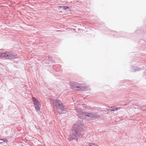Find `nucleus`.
Returning <instances> with one entry per match:
<instances>
[{"label": "nucleus", "instance_id": "nucleus-1", "mask_svg": "<svg viewBox=\"0 0 146 146\" xmlns=\"http://www.w3.org/2000/svg\"><path fill=\"white\" fill-rule=\"evenodd\" d=\"M78 118L82 119L85 118L91 120L92 119H94L99 116L98 113L97 112H86L83 111L79 112L77 114Z\"/></svg>", "mask_w": 146, "mask_h": 146}, {"label": "nucleus", "instance_id": "nucleus-2", "mask_svg": "<svg viewBox=\"0 0 146 146\" xmlns=\"http://www.w3.org/2000/svg\"><path fill=\"white\" fill-rule=\"evenodd\" d=\"M83 129V128H72L70 131V137L68 138V140L70 141L75 138L79 137L80 135H83L84 131Z\"/></svg>", "mask_w": 146, "mask_h": 146}, {"label": "nucleus", "instance_id": "nucleus-3", "mask_svg": "<svg viewBox=\"0 0 146 146\" xmlns=\"http://www.w3.org/2000/svg\"><path fill=\"white\" fill-rule=\"evenodd\" d=\"M54 104L56 108L58 109L60 113H66V107L63 105L61 101L58 100H55L54 101Z\"/></svg>", "mask_w": 146, "mask_h": 146}, {"label": "nucleus", "instance_id": "nucleus-4", "mask_svg": "<svg viewBox=\"0 0 146 146\" xmlns=\"http://www.w3.org/2000/svg\"><path fill=\"white\" fill-rule=\"evenodd\" d=\"M84 84H80L74 82L72 83V85L71 86V88L73 90H84L85 89L84 88Z\"/></svg>", "mask_w": 146, "mask_h": 146}, {"label": "nucleus", "instance_id": "nucleus-5", "mask_svg": "<svg viewBox=\"0 0 146 146\" xmlns=\"http://www.w3.org/2000/svg\"><path fill=\"white\" fill-rule=\"evenodd\" d=\"M16 56L13 53L9 52L0 53V58H4L5 59H14L17 58Z\"/></svg>", "mask_w": 146, "mask_h": 146}, {"label": "nucleus", "instance_id": "nucleus-6", "mask_svg": "<svg viewBox=\"0 0 146 146\" xmlns=\"http://www.w3.org/2000/svg\"><path fill=\"white\" fill-rule=\"evenodd\" d=\"M82 121H79L74 125L72 128H81V127L83 125V122Z\"/></svg>", "mask_w": 146, "mask_h": 146}, {"label": "nucleus", "instance_id": "nucleus-7", "mask_svg": "<svg viewBox=\"0 0 146 146\" xmlns=\"http://www.w3.org/2000/svg\"><path fill=\"white\" fill-rule=\"evenodd\" d=\"M130 68L131 69V71L134 72L140 70L139 68L137 66H131L130 67Z\"/></svg>", "mask_w": 146, "mask_h": 146}, {"label": "nucleus", "instance_id": "nucleus-8", "mask_svg": "<svg viewBox=\"0 0 146 146\" xmlns=\"http://www.w3.org/2000/svg\"><path fill=\"white\" fill-rule=\"evenodd\" d=\"M32 100L33 102L34 105L38 104L39 103L38 100L35 97H33L32 98Z\"/></svg>", "mask_w": 146, "mask_h": 146}, {"label": "nucleus", "instance_id": "nucleus-9", "mask_svg": "<svg viewBox=\"0 0 146 146\" xmlns=\"http://www.w3.org/2000/svg\"><path fill=\"white\" fill-rule=\"evenodd\" d=\"M40 102L38 104L35 105V108L37 111H38L40 110Z\"/></svg>", "mask_w": 146, "mask_h": 146}, {"label": "nucleus", "instance_id": "nucleus-10", "mask_svg": "<svg viewBox=\"0 0 146 146\" xmlns=\"http://www.w3.org/2000/svg\"><path fill=\"white\" fill-rule=\"evenodd\" d=\"M0 140L2 141H3V142H0V145L1 143H3V142H4L5 143H7V139H6L5 138L0 139Z\"/></svg>", "mask_w": 146, "mask_h": 146}, {"label": "nucleus", "instance_id": "nucleus-11", "mask_svg": "<svg viewBox=\"0 0 146 146\" xmlns=\"http://www.w3.org/2000/svg\"><path fill=\"white\" fill-rule=\"evenodd\" d=\"M107 110L109 111H114V107H110L108 109H107Z\"/></svg>", "mask_w": 146, "mask_h": 146}, {"label": "nucleus", "instance_id": "nucleus-12", "mask_svg": "<svg viewBox=\"0 0 146 146\" xmlns=\"http://www.w3.org/2000/svg\"><path fill=\"white\" fill-rule=\"evenodd\" d=\"M112 33H114V34H112L111 35H113L114 36H118V35H117L118 33L117 32H116V31H113L112 32Z\"/></svg>", "mask_w": 146, "mask_h": 146}, {"label": "nucleus", "instance_id": "nucleus-13", "mask_svg": "<svg viewBox=\"0 0 146 146\" xmlns=\"http://www.w3.org/2000/svg\"><path fill=\"white\" fill-rule=\"evenodd\" d=\"M62 7L63 9L64 10H66L68 9L69 8V7L67 6H63V7L60 6V7L61 8V7Z\"/></svg>", "mask_w": 146, "mask_h": 146}, {"label": "nucleus", "instance_id": "nucleus-14", "mask_svg": "<svg viewBox=\"0 0 146 146\" xmlns=\"http://www.w3.org/2000/svg\"><path fill=\"white\" fill-rule=\"evenodd\" d=\"M114 111L115 110L117 111L119 109L121 108L120 107L118 108L116 106H114Z\"/></svg>", "mask_w": 146, "mask_h": 146}, {"label": "nucleus", "instance_id": "nucleus-15", "mask_svg": "<svg viewBox=\"0 0 146 146\" xmlns=\"http://www.w3.org/2000/svg\"><path fill=\"white\" fill-rule=\"evenodd\" d=\"M141 110L143 111L146 110V109L145 107H143L141 109Z\"/></svg>", "mask_w": 146, "mask_h": 146}, {"label": "nucleus", "instance_id": "nucleus-16", "mask_svg": "<svg viewBox=\"0 0 146 146\" xmlns=\"http://www.w3.org/2000/svg\"><path fill=\"white\" fill-rule=\"evenodd\" d=\"M89 146H96V145H95V144L94 143H92V144H90L89 145Z\"/></svg>", "mask_w": 146, "mask_h": 146}, {"label": "nucleus", "instance_id": "nucleus-17", "mask_svg": "<svg viewBox=\"0 0 146 146\" xmlns=\"http://www.w3.org/2000/svg\"><path fill=\"white\" fill-rule=\"evenodd\" d=\"M48 58L50 60H51V59H52V58L51 57V56H48Z\"/></svg>", "mask_w": 146, "mask_h": 146}, {"label": "nucleus", "instance_id": "nucleus-18", "mask_svg": "<svg viewBox=\"0 0 146 146\" xmlns=\"http://www.w3.org/2000/svg\"><path fill=\"white\" fill-rule=\"evenodd\" d=\"M50 60L52 62H54V60H53L52 59H51V60Z\"/></svg>", "mask_w": 146, "mask_h": 146}, {"label": "nucleus", "instance_id": "nucleus-19", "mask_svg": "<svg viewBox=\"0 0 146 146\" xmlns=\"http://www.w3.org/2000/svg\"><path fill=\"white\" fill-rule=\"evenodd\" d=\"M20 146H24V145H21Z\"/></svg>", "mask_w": 146, "mask_h": 146}]
</instances>
